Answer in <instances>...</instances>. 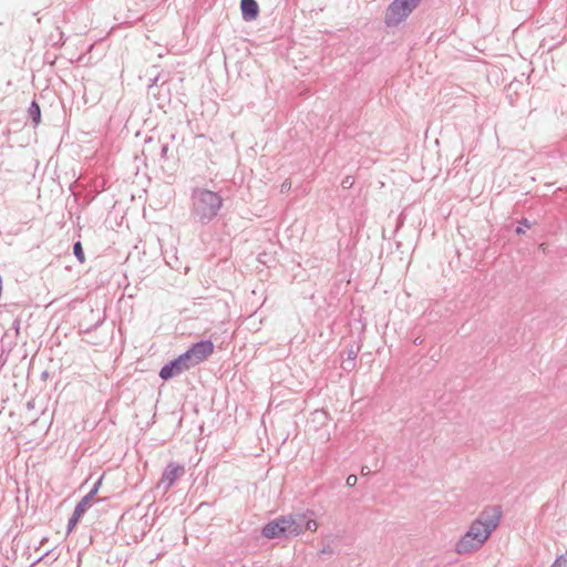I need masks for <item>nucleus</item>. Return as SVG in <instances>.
Wrapping results in <instances>:
<instances>
[{"label": "nucleus", "instance_id": "6ab92c4d", "mask_svg": "<svg viewBox=\"0 0 567 567\" xmlns=\"http://www.w3.org/2000/svg\"><path fill=\"white\" fill-rule=\"evenodd\" d=\"M80 519H81V516L76 515L73 512V514L71 515V517L68 520V525H66L68 533H70L78 525Z\"/></svg>", "mask_w": 567, "mask_h": 567}, {"label": "nucleus", "instance_id": "20e7f679", "mask_svg": "<svg viewBox=\"0 0 567 567\" xmlns=\"http://www.w3.org/2000/svg\"><path fill=\"white\" fill-rule=\"evenodd\" d=\"M194 364L189 359V355L185 351L184 353L179 354L177 358L168 361L166 364L162 367L159 370V378L164 381L171 380L183 372L189 370L193 368Z\"/></svg>", "mask_w": 567, "mask_h": 567}, {"label": "nucleus", "instance_id": "393cba45", "mask_svg": "<svg viewBox=\"0 0 567 567\" xmlns=\"http://www.w3.org/2000/svg\"><path fill=\"white\" fill-rule=\"evenodd\" d=\"M370 473H371V472H370V470H369L367 466H363V467L361 468V474H362L363 476H364V475H369Z\"/></svg>", "mask_w": 567, "mask_h": 567}, {"label": "nucleus", "instance_id": "9b49d317", "mask_svg": "<svg viewBox=\"0 0 567 567\" xmlns=\"http://www.w3.org/2000/svg\"><path fill=\"white\" fill-rule=\"evenodd\" d=\"M482 546L475 544L474 539H470L466 535H463L455 544V551L458 555H466L478 550Z\"/></svg>", "mask_w": 567, "mask_h": 567}, {"label": "nucleus", "instance_id": "39448f33", "mask_svg": "<svg viewBox=\"0 0 567 567\" xmlns=\"http://www.w3.org/2000/svg\"><path fill=\"white\" fill-rule=\"evenodd\" d=\"M502 517V511L499 506H489L482 511L478 516L473 520L468 530L474 533H483L482 529L487 528V524H493L495 522V529L499 525Z\"/></svg>", "mask_w": 567, "mask_h": 567}, {"label": "nucleus", "instance_id": "a211bd4d", "mask_svg": "<svg viewBox=\"0 0 567 567\" xmlns=\"http://www.w3.org/2000/svg\"><path fill=\"white\" fill-rule=\"evenodd\" d=\"M167 153H168V143L161 141V147L157 151V159L166 162L168 159Z\"/></svg>", "mask_w": 567, "mask_h": 567}, {"label": "nucleus", "instance_id": "4468645a", "mask_svg": "<svg viewBox=\"0 0 567 567\" xmlns=\"http://www.w3.org/2000/svg\"><path fill=\"white\" fill-rule=\"evenodd\" d=\"M94 503V501L92 498H90L89 496H83L81 498V501L76 504L75 508H74V513L76 515H80L81 517L84 515V513L87 511V508Z\"/></svg>", "mask_w": 567, "mask_h": 567}, {"label": "nucleus", "instance_id": "dca6fc26", "mask_svg": "<svg viewBox=\"0 0 567 567\" xmlns=\"http://www.w3.org/2000/svg\"><path fill=\"white\" fill-rule=\"evenodd\" d=\"M73 255L75 256V258L79 260L80 264L85 262V255H84L81 241H75L73 244Z\"/></svg>", "mask_w": 567, "mask_h": 567}, {"label": "nucleus", "instance_id": "bb28decb", "mask_svg": "<svg viewBox=\"0 0 567 567\" xmlns=\"http://www.w3.org/2000/svg\"><path fill=\"white\" fill-rule=\"evenodd\" d=\"M30 423H35L38 421V415H32L29 417Z\"/></svg>", "mask_w": 567, "mask_h": 567}, {"label": "nucleus", "instance_id": "f3484780", "mask_svg": "<svg viewBox=\"0 0 567 567\" xmlns=\"http://www.w3.org/2000/svg\"><path fill=\"white\" fill-rule=\"evenodd\" d=\"M533 226V223H530L527 218L523 217L518 220V225L515 229L517 235L525 234V228H530Z\"/></svg>", "mask_w": 567, "mask_h": 567}, {"label": "nucleus", "instance_id": "f257e3e1", "mask_svg": "<svg viewBox=\"0 0 567 567\" xmlns=\"http://www.w3.org/2000/svg\"><path fill=\"white\" fill-rule=\"evenodd\" d=\"M312 516V511L281 515L267 523L261 528V535L265 538L275 539L297 537L305 530L316 532L318 524Z\"/></svg>", "mask_w": 567, "mask_h": 567}, {"label": "nucleus", "instance_id": "4be33fe9", "mask_svg": "<svg viewBox=\"0 0 567 567\" xmlns=\"http://www.w3.org/2000/svg\"><path fill=\"white\" fill-rule=\"evenodd\" d=\"M357 482H358L357 476H355L354 474H350V475L347 477V480H346V485H347L348 487H353V486H355Z\"/></svg>", "mask_w": 567, "mask_h": 567}, {"label": "nucleus", "instance_id": "a878e982", "mask_svg": "<svg viewBox=\"0 0 567 567\" xmlns=\"http://www.w3.org/2000/svg\"><path fill=\"white\" fill-rule=\"evenodd\" d=\"M413 342H414V344L420 346V344H422V343H423V339H421L420 337H417V338H415V339H414V341H413Z\"/></svg>", "mask_w": 567, "mask_h": 567}, {"label": "nucleus", "instance_id": "7ed1b4c3", "mask_svg": "<svg viewBox=\"0 0 567 567\" xmlns=\"http://www.w3.org/2000/svg\"><path fill=\"white\" fill-rule=\"evenodd\" d=\"M422 0H393L386 8L384 24L389 28L398 27L403 22Z\"/></svg>", "mask_w": 567, "mask_h": 567}, {"label": "nucleus", "instance_id": "f03ea898", "mask_svg": "<svg viewBox=\"0 0 567 567\" xmlns=\"http://www.w3.org/2000/svg\"><path fill=\"white\" fill-rule=\"evenodd\" d=\"M224 205L218 192L195 187L190 193L189 218L193 223L206 226L217 218Z\"/></svg>", "mask_w": 567, "mask_h": 567}, {"label": "nucleus", "instance_id": "412c9836", "mask_svg": "<svg viewBox=\"0 0 567 567\" xmlns=\"http://www.w3.org/2000/svg\"><path fill=\"white\" fill-rule=\"evenodd\" d=\"M550 567H567V553L560 555Z\"/></svg>", "mask_w": 567, "mask_h": 567}, {"label": "nucleus", "instance_id": "ddd939ff", "mask_svg": "<svg viewBox=\"0 0 567 567\" xmlns=\"http://www.w3.org/2000/svg\"><path fill=\"white\" fill-rule=\"evenodd\" d=\"M28 116L32 121L34 127L41 123V109L35 100H33L28 107Z\"/></svg>", "mask_w": 567, "mask_h": 567}, {"label": "nucleus", "instance_id": "6e6552de", "mask_svg": "<svg viewBox=\"0 0 567 567\" xmlns=\"http://www.w3.org/2000/svg\"><path fill=\"white\" fill-rule=\"evenodd\" d=\"M159 147H161V138H155L154 136H148L144 141L142 155L147 161L156 162L157 151L159 150Z\"/></svg>", "mask_w": 567, "mask_h": 567}, {"label": "nucleus", "instance_id": "f8f14e48", "mask_svg": "<svg viewBox=\"0 0 567 567\" xmlns=\"http://www.w3.org/2000/svg\"><path fill=\"white\" fill-rule=\"evenodd\" d=\"M483 533H474L472 530H467L464 535L467 536L470 539H474L476 545L483 546V544L488 539L491 534L495 530V522L492 524H487L486 529H482Z\"/></svg>", "mask_w": 567, "mask_h": 567}, {"label": "nucleus", "instance_id": "2eb2a0df", "mask_svg": "<svg viewBox=\"0 0 567 567\" xmlns=\"http://www.w3.org/2000/svg\"><path fill=\"white\" fill-rule=\"evenodd\" d=\"M103 477H104V474L95 482V484L93 485V487L91 488V491L86 494V496H89L90 498H92L94 501L95 504L97 503H101L104 501V498H94L95 495L97 494L99 492V488L102 484V481H103Z\"/></svg>", "mask_w": 567, "mask_h": 567}, {"label": "nucleus", "instance_id": "aec40b11", "mask_svg": "<svg viewBox=\"0 0 567 567\" xmlns=\"http://www.w3.org/2000/svg\"><path fill=\"white\" fill-rule=\"evenodd\" d=\"M103 321H104V317L103 318H99L94 324H91V326L85 327L83 329L81 328L80 331L83 332V333H90L93 330H95L97 327H100L103 323Z\"/></svg>", "mask_w": 567, "mask_h": 567}, {"label": "nucleus", "instance_id": "423d86ee", "mask_svg": "<svg viewBox=\"0 0 567 567\" xmlns=\"http://www.w3.org/2000/svg\"><path fill=\"white\" fill-rule=\"evenodd\" d=\"M185 474V467L176 462H169L162 473L157 483V488H162L164 493L171 489L175 482Z\"/></svg>", "mask_w": 567, "mask_h": 567}, {"label": "nucleus", "instance_id": "b1692460", "mask_svg": "<svg viewBox=\"0 0 567 567\" xmlns=\"http://www.w3.org/2000/svg\"><path fill=\"white\" fill-rule=\"evenodd\" d=\"M342 185L343 187H348L347 185L351 186L352 185V181H350V177H346V179L342 182Z\"/></svg>", "mask_w": 567, "mask_h": 567}, {"label": "nucleus", "instance_id": "1a4fd4ad", "mask_svg": "<svg viewBox=\"0 0 567 567\" xmlns=\"http://www.w3.org/2000/svg\"><path fill=\"white\" fill-rule=\"evenodd\" d=\"M240 10L243 20L246 22L254 21L259 16V6L256 0H241Z\"/></svg>", "mask_w": 567, "mask_h": 567}, {"label": "nucleus", "instance_id": "5701e85b", "mask_svg": "<svg viewBox=\"0 0 567 567\" xmlns=\"http://www.w3.org/2000/svg\"><path fill=\"white\" fill-rule=\"evenodd\" d=\"M35 408V400L31 399L25 403V409L28 411H32Z\"/></svg>", "mask_w": 567, "mask_h": 567}, {"label": "nucleus", "instance_id": "9d476101", "mask_svg": "<svg viewBox=\"0 0 567 567\" xmlns=\"http://www.w3.org/2000/svg\"><path fill=\"white\" fill-rule=\"evenodd\" d=\"M360 351V346L354 343L347 346L344 353L347 358L341 362V369L347 372H351L355 368V360Z\"/></svg>", "mask_w": 567, "mask_h": 567}, {"label": "nucleus", "instance_id": "0eeeda50", "mask_svg": "<svg viewBox=\"0 0 567 567\" xmlns=\"http://www.w3.org/2000/svg\"><path fill=\"white\" fill-rule=\"evenodd\" d=\"M214 343L212 340H200L192 344L186 351L194 367L205 361L214 352Z\"/></svg>", "mask_w": 567, "mask_h": 567}]
</instances>
